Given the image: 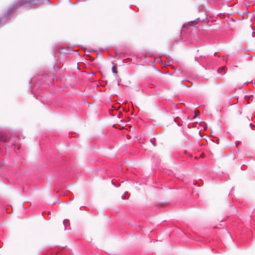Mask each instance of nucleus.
I'll return each instance as SVG.
<instances>
[{"label":"nucleus","instance_id":"nucleus-1","mask_svg":"<svg viewBox=\"0 0 255 255\" xmlns=\"http://www.w3.org/2000/svg\"><path fill=\"white\" fill-rule=\"evenodd\" d=\"M28 2L26 0H22L18 3L17 5H16V7L21 6L25 3H27Z\"/></svg>","mask_w":255,"mask_h":255},{"label":"nucleus","instance_id":"nucleus-2","mask_svg":"<svg viewBox=\"0 0 255 255\" xmlns=\"http://www.w3.org/2000/svg\"><path fill=\"white\" fill-rule=\"evenodd\" d=\"M194 23V21H190L187 24H185L184 26L186 28H189L191 26H193Z\"/></svg>","mask_w":255,"mask_h":255},{"label":"nucleus","instance_id":"nucleus-3","mask_svg":"<svg viewBox=\"0 0 255 255\" xmlns=\"http://www.w3.org/2000/svg\"><path fill=\"white\" fill-rule=\"evenodd\" d=\"M225 66L219 68L218 70V73H222V74H224L225 73Z\"/></svg>","mask_w":255,"mask_h":255},{"label":"nucleus","instance_id":"nucleus-4","mask_svg":"<svg viewBox=\"0 0 255 255\" xmlns=\"http://www.w3.org/2000/svg\"><path fill=\"white\" fill-rule=\"evenodd\" d=\"M199 114H200V112L199 110L195 111V116L194 117V118L199 117Z\"/></svg>","mask_w":255,"mask_h":255},{"label":"nucleus","instance_id":"nucleus-5","mask_svg":"<svg viewBox=\"0 0 255 255\" xmlns=\"http://www.w3.org/2000/svg\"><path fill=\"white\" fill-rule=\"evenodd\" d=\"M112 72L115 74H116L117 73L116 66H114L112 67Z\"/></svg>","mask_w":255,"mask_h":255},{"label":"nucleus","instance_id":"nucleus-6","mask_svg":"<svg viewBox=\"0 0 255 255\" xmlns=\"http://www.w3.org/2000/svg\"><path fill=\"white\" fill-rule=\"evenodd\" d=\"M150 142H152V140H150ZM153 144V145H155L153 143H152Z\"/></svg>","mask_w":255,"mask_h":255}]
</instances>
